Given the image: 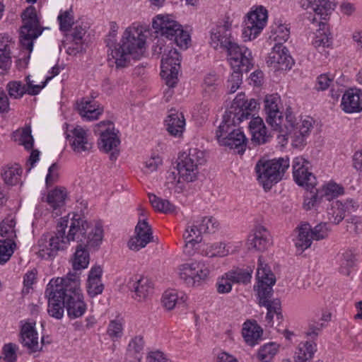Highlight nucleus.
Instances as JSON below:
<instances>
[{
  "mask_svg": "<svg viewBox=\"0 0 362 362\" xmlns=\"http://www.w3.org/2000/svg\"><path fill=\"white\" fill-rule=\"evenodd\" d=\"M60 219L57 230L52 235H43L39 239L37 252L39 257L49 259L59 251L65 250L71 241L82 243L90 247H98L103 238V230L100 224H95L88 232L89 223L79 215L73 214Z\"/></svg>",
  "mask_w": 362,
  "mask_h": 362,
  "instance_id": "nucleus-1",
  "label": "nucleus"
},
{
  "mask_svg": "<svg viewBox=\"0 0 362 362\" xmlns=\"http://www.w3.org/2000/svg\"><path fill=\"white\" fill-rule=\"evenodd\" d=\"M45 293L48 299L47 312L56 319L62 318L64 308L71 319L81 317L87 309L80 287L79 276L76 273H69L65 278L51 280Z\"/></svg>",
  "mask_w": 362,
  "mask_h": 362,
  "instance_id": "nucleus-2",
  "label": "nucleus"
},
{
  "mask_svg": "<svg viewBox=\"0 0 362 362\" xmlns=\"http://www.w3.org/2000/svg\"><path fill=\"white\" fill-rule=\"evenodd\" d=\"M115 34H110L106 39L109 47L108 62L117 69L129 65L130 58L137 59L145 52L146 35L141 28L129 27L124 31L121 42L116 43Z\"/></svg>",
  "mask_w": 362,
  "mask_h": 362,
  "instance_id": "nucleus-3",
  "label": "nucleus"
},
{
  "mask_svg": "<svg viewBox=\"0 0 362 362\" xmlns=\"http://www.w3.org/2000/svg\"><path fill=\"white\" fill-rule=\"evenodd\" d=\"M288 167L289 160L287 158L269 160L262 158L255 165L257 180L265 191H269L282 180Z\"/></svg>",
  "mask_w": 362,
  "mask_h": 362,
  "instance_id": "nucleus-4",
  "label": "nucleus"
},
{
  "mask_svg": "<svg viewBox=\"0 0 362 362\" xmlns=\"http://www.w3.org/2000/svg\"><path fill=\"white\" fill-rule=\"evenodd\" d=\"M205 158L204 152L196 148H189L188 152L180 153L177 159L176 168L178 173V179L176 180V175L174 172L169 174L168 179L171 182H193L197 179L198 167L204 164Z\"/></svg>",
  "mask_w": 362,
  "mask_h": 362,
  "instance_id": "nucleus-5",
  "label": "nucleus"
},
{
  "mask_svg": "<svg viewBox=\"0 0 362 362\" xmlns=\"http://www.w3.org/2000/svg\"><path fill=\"white\" fill-rule=\"evenodd\" d=\"M152 27L156 33L174 40L180 47L187 48L190 42L187 32L184 31L181 25L169 15L156 16L153 20Z\"/></svg>",
  "mask_w": 362,
  "mask_h": 362,
  "instance_id": "nucleus-6",
  "label": "nucleus"
},
{
  "mask_svg": "<svg viewBox=\"0 0 362 362\" xmlns=\"http://www.w3.org/2000/svg\"><path fill=\"white\" fill-rule=\"evenodd\" d=\"M95 134L100 135L98 148L105 153H110L112 161L117 160L119 154L120 139L118 136L119 131L115 129L113 123L110 121H102L94 127Z\"/></svg>",
  "mask_w": 362,
  "mask_h": 362,
  "instance_id": "nucleus-7",
  "label": "nucleus"
},
{
  "mask_svg": "<svg viewBox=\"0 0 362 362\" xmlns=\"http://www.w3.org/2000/svg\"><path fill=\"white\" fill-rule=\"evenodd\" d=\"M23 25L21 27L20 42L23 49L28 56L33 49V40L40 36L42 32L40 26L36 10L34 6L28 7L21 15Z\"/></svg>",
  "mask_w": 362,
  "mask_h": 362,
  "instance_id": "nucleus-8",
  "label": "nucleus"
},
{
  "mask_svg": "<svg viewBox=\"0 0 362 362\" xmlns=\"http://www.w3.org/2000/svg\"><path fill=\"white\" fill-rule=\"evenodd\" d=\"M180 56L177 49L170 48L168 53L164 52L161 59L160 76L165 80L168 86L164 92L165 101H168L173 96L174 91L172 90L177 83L178 71L180 64Z\"/></svg>",
  "mask_w": 362,
  "mask_h": 362,
  "instance_id": "nucleus-9",
  "label": "nucleus"
},
{
  "mask_svg": "<svg viewBox=\"0 0 362 362\" xmlns=\"http://www.w3.org/2000/svg\"><path fill=\"white\" fill-rule=\"evenodd\" d=\"M285 127L287 134L291 138L292 146L295 148H303L307 144V139L313 128V119L307 117L298 122L292 113L286 116Z\"/></svg>",
  "mask_w": 362,
  "mask_h": 362,
  "instance_id": "nucleus-10",
  "label": "nucleus"
},
{
  "mask_svg": "<svg viewBox=\"0 0 362 362\" xmlns=\"http://www.w3.org/2000/svg\"><path fill=\"white\" fill-rule=\"evenodd\" d=\"M209 272V267L202 262H185L178 267L180 279L189 286H194L207 279Z\"/></svg>",
  "mask_w": 362,
  "mask_h": 362,
  "instance_id": "nucleus-11",
  "label": "nucleus"
},
{
  "mask_svg": "<svg viewBox=\"0 0 362 362\" xmlns=\"http://www.w3.org/2000/svg\"><path fill=\"white\" fill-rule=\"evenodd\" d=\"M257 279L258 280L257 295L259 303L261 305L263 302L270 300L269 298L273 291L272 286L275 284L276 279L267 264H264L260 257L257 269Z\"/></svg>",
  "mask_w": 362,
  "mask_h": 362,
  "instance_id": "nucleus-12",
  "label": "nucleus"
},
{
  "mask_svg": "<svg viewBox=\"0 0 362 362\" xmlns=\"http://www.w3.org/2000/svg\"><path fill=\"white\" fill-rule=\"evenodd\" d=\"M267 20V11L262 6L248 13L243 30V37L248 40L255 39L265 26Z\"/></svg>",
  "mask_w": 362,
  "mask_h": 362,
  "instance_id": "nucleus-13",
  "label": "nucleus"
},
{
  "mask_svg": "<svg viewBox=\"0 0 362 362\" xmlns=\"http://www.w3.org/2000/svg\"><path fill=\"white\" fill-rule=\"evenodd\" d=\"M228 61L233 69H241L245 73L253 66V58L251 51L245 46H239L233 42L228 48Z\"/></svg>",
  "mask_w": 362,
  "mask_h": 362,
  "instance_id": "nucleus-14",
  "label": "nucleus"
},
{
  "mask_svg": "<svg viewBox=\"0 0 362 362\" xmlns=\"http://www.w3.org/2000/svg\"><path fill=\"white\" fill-rule=\"evenodd\" d=\"M281 98L278 94L268 95L264 99L266 121L273 130L281 132L283 115L280 111Z\"/></svg>",
  "mask_w": 362,
  "mask_h": 362,
  "instance_id": "nucleus-15",
  "label": "nucleus"
},
{
  "mask_svg": "<svg viewBox=\"0 0 362 362\" xmlns=\"http://www.w3.org/2000/svg\"><path fill=\"white\" fill-rule=\"evenodd\" d=\"M153 241L152 229L146 219H139L135 227V235L132 237L128 246L130 250L139 251L146 246L148 243Z\"/></svg>",
  "mask_w": 362,
  "mask_h": 362,
  "instance_id": "nucleus-16",
  "label": "nucleus"
},
{
  "mask_svg": "<svg viewBox=\"0 0 362 362\" xmlns=\"http://www.w3.org/2000/svg\"><path fill=\"white\" fill-rule=\"evenodd\" d=\"M66 139L72 150L76 154L90 152L93 148V144L88 138V131L80 126L71 130L66 134Z\"/></svg>",
  "mask_w": 362,
  "mask_h": 362,
  "instance_id": "nucleus-17",
  "label": "nucleus"
},
{
  "mask_svg": "<svg viewBox=\"0 0 362 362\" xmlns=\"http://www.w3.org/2000/svg\"><path fill=\"white\" fill-rule=\"evenodd\" d=\"M231 24L228 21L221 23L211 30L210 44L214 49H226L233 42L231 35Z\"/></svg>",
  "mask_w": 362,
  "mask_h": 362,
  "instance_id": "nucleus-18",
  "label": "nucleus"
},
{
  "mask_svg": "<svg viewBox=\"0 0 362 362\" xmlns=\"http://www.w3.org/2000/svg\"><path fill=\"white\" fill-rule=\"evenodd\" d=\"M267 64L275 70H286L292 67L293 60L288 54L286 47L283 45H274L269 54Z\"/></svg>",
  "mask_w": 362,
  "mask_h": 362,
  "instance_id": "nucleus-19",
  "label": "nucleus"
},
{
  "mask_svg": "<svg viewBox=\"0 0 362 362\" xmlns=\"http://www.w3.org/2000/svg\"><path fill=\"white\" fill-rule=\"evenodd\" d=\"M358 207L353 199H347L344 203L333 200L327 208V218L334 224H339L345 217L346 213H351Z\"/></svg>",
  "mask_w": 362,
  "mask_h": 362,
  "instance_id": "nucleus-20",
  "label": "nucleus"
},
{
  "mask_svg": "<svg viewBox=\"0 0 362 362\" xmlns=\"http://www.w3.org/2000/svg\"><path fill=\"white\" fill-rule=\"evenodd\" d=\"M15 40L8 34H0V74H6L12 64V50Z\"/></svg>",
  "mask_w": 362,
  "mask_h": 362,
  "instance_id": "nucleus-21",
  "label": "nucleus"
},
{
  "mask_svg": "<svg viewBox=\"0 0 362 362\" xmlns=\"http://www.w3.org/2000/svg\"><path fill=\"white\" fill-rule=\"evenodd\" d=\"M299 4L302 8L308 11L309 13H315L320 19H326L335 7L332 0H300Z\"/></svg>",
  "mask_w": 362,
  "mask_h": 362,
  "instance_id": "nucleus-22",
  "label": "nucleus"
},
{
  "mask_svg": "<svg viewBox=\"0 0 362 362\" xmlns=\"http://www.w3.org/2000/svg\"><path fill=\"white\" fill-rule=\"evenodd\" d=\"M129 288L134 292L137 301H144L153 292V284L147 277L136 276L128 282Z\"/></svg>",
  "mask_w": 362,
  "mask_h": 362,
  "instance_id": "nucleus-23",
  "label": "nucleus"
},
{
  "mask_svg": "<svg viewBox=\"0 0 362 362\" xmlns=\"http://www.w3.org/2000/svg\"><path fill=\"white\" fill-rule=\"evenodd\" d=\"M269 236V233L265 227L262 226H256L247 238V245L248 249L257 251L267 250L270 245Z\"/></svg>",
  "mask_w": 362,
  "mask_h": 362,
  "instance_id": "nucleus-24",
  "label": "nucleus"
},
{
  "mask_svg": "<svg viewBox=\"0 0 362 362\" xmlns=\"http://www.w3.org/2000/svg\"><path fill=\"white\" fill-rule=\"evenodd\" d=\"M77 110L83 119L93 121L98 119L103 112V107L94 100L83 98L77 103Z\"/></svg>",
  "mask_w": 362,
  "mask_h": 362,
  "instance_id": "nucleus-25",
  "label": "nucleus"
},
{
  "mask_svg": "<svg viewBox=\"0 0 362 362\" xmlns=\"http://www.w3.org/2000/svg\"><path fill=\"white\" fill-rule=\"evenodd\" d=\"M252 141L257 145L264 144L269 141L272 135L268 132L263 119L259 117H253L249 123Z\"/></svg>",
  "mask_w": 362,
  "mask_h": 362,
  "instance_id": "nucleus-26",
  "label": "nucleus"
},
{
  "mask_svg": "<svg viewBox=\"0 0 362 362\" xmlns=\"http://www.w3.org/2000/svg\"><path fill=\"white\" fill-rule=\"evenodd\" d=\"M35 322H26L21 328V342L31 352H35L42 349L38 342L37 333L35 328Z\"/></svg>",
  "mask_w": 362,
  "mask_h": 362,
  "instance_id": "nucleus-27",
  "label": "nucleus"
},
{
  "mask_svg": "<svg viewBox=\"0 0 362 362\" xmlns=\"http://www.w3.org/2000/svg\"><path fill=\"white\" fill-rule=\"evenodd\" d=\"M219 144L227 146L230 149H235L238 153H242L245 150L247 139L241 129L230 133V135L219 139Z\"/></svg>",
  "mask_w": 362,
  "mask_h": 362,
  "instance_id": "nucleus-28",
  "label": "nucleus"
},
{
  "mask_svg": "<svg viewBox=\"0 0 362 362\" xmlns=\"http://www.w3.org/2000/svg\"><path fill=\"white\" fill-rule=\"evenodd\" d=\"M243 113H240V115L238 112L236 113L235 110H234V107H230L225 112L223 120L216 132V137L218 142L219 139L224 138L230 125H238L242 122L240 117H243Z\"/></svg>",
  "mask_w": 362,
  "mask_h": 362,
  "instance_id": "nucleus-29",
  "label": "nucleus"
},
{
  "mask_svg": "<svg viewBox=\"0 0 362 362\" xmlns=\"http://www.w3.org/2000/svg\"><path fill=\"white\" fill-rule=\"evenodd\" d=\"M257 105L256 100L251 99L249 101L245 99L244 93H239L237 95L230 107H234L236 113H243V117H240L242 121L247 119L251 116V111L255 110Z\"/></svg>",
  "mask_w": 362,
  "mask_h": 362,
  "instance_id": "nucleus-30",
  "label": "nucleus"
},
{
  "mask_svg": "<svg viewBox=\"0 0 362 362\" xmlns=\"http://www.w3.org/2000/svg\"><path fill=\"white\" fill-rule=\"evenodd\" d=\"M165 123L170 135L178 137L182 136L185 126V119L182 113L171 110L165 119Z\"/></svg>",
  "mask_w": 362,
  "mask_h": 362,
  "instance_id": "nucleus-31",
  "label": "nucleus"
},
{
  "mask_svg": "<svg viewBox=\"0 0 362 362\" xmlns=\"http://www.w3.org/2000/svg\"><path fill=\"white\" fill-rule=\"evenodd\" d=\"M102 272L100 266L93 267L89 272L87 291L90 297L100 294L103 291V284L101 283Z\"/></svg>",
  "mask_w": 362,
  "mask_h": 362,
  "instance_id": "nucleus-32",
  "label": "nucleus"
},
{
  "mask_svg": "<svg viewBox=\"0 0 362 362\" xmlns=\"http://www.w3.org/2000/svg\"><path fill=\"white\" fill-rule=\"evenodd\" d=\"M310 230L311 226L308 223H303L297 228L298 235L294 239V243L298 251L302 252L310 247L313 240L310 235Z\"/></svg>",
  "mask_w": 362,
  "mask_h": 362,
  "instance_id": "nucleus-33",
  "label": "nucleus"
},
{
  "mask_svg": "<svg viewBox=\"0 0 362 362\" xmlns=\"http://www.w3.org/2000/svg\"><path fill=\"white\" fill-rule=\"evenodd\" d=\"M186 296L174 289L165 291L161 298L162 305L167 310H171L177 306L182 305L186 300Z\"/></svg>",
  "mask_w": 362,
  "mask_h": 362,
  "instance_id": "nucleus-34",
  "label": "nucleus"
},
{
  "mask_svg": "<svg viewBox=\"0 0 362 362\" xmlns=\"http://www.w3.org/2000/svg\"><path fill=\"white\" fill-rule=\"evenodd\" d=\"M242 334L245 342L253 346L260 339L262 329L255 321H247L243 324Z\"/></svg>",
  "mask_w": 362,
  "mask_h": 362,
  "instance_id": "nucleus-35",
  "label": "nucleus"
},
{
  "mask_svg": "<svg viewBox=\"0 0 362 362\" xmlns=\"http://www.w3.org/2000/svg\"><path fill=\"white\" fill-rule=\"evenodd\" d=\"M341 105L346 112H358L362 110V100L358 93L348 90L343 95Z\"/></svg>",
  "mask_w": 362,
  "mask_h": 362,
  "instance_id": "nucleus-36",
  "label": "nucleus"
},
{
  "mask_svg": "<svg viewBox=\"0 0 362 362\" xmlns=\"http://www.w3.org/2000/svg\"><path fill=\"white\" fill-rule=\"evenodd\" d=\"M86 247L90 248L95 247L88 246V245L86 244H82V243H79V245L77 246V248L74 255V258L72 259V267L75 271L85 269L88 267L89 264V252L85 248Z\"/></svg>",
  "mask_w": 362,
  "mask_h": 362,
  "instance_id": "nucleus-37",
  "label": "nucleus"
},
{
  "mask_svg": "<svg viewBox=\"0 0 362 362\" xmlns=\"http://www.w3.org/2000/svg\"><path fill=\"white\" fill-rule=\"evenodd\" d=\"M15 141L23 145L25 149L30 150L33 147V138L31 135V128L30 126H25L20 128L12 134Z\"/></svg>",
  "mask_w": 362,
  "mask_h": 362,
  "instance_id": "nucleus-38",
  "label": "nucleus"
},
{
  "mask_svg": "<svg viewBox=\"0 0 362 362\" xmlns=\"http://www.w3.org/2000/svg\"><path fill=\"white\" fill-rule=\"evenodd\" d=\"M316 350V344L313 342L305 341L300 343L295 353V361L305 362L310 360Z\"/></svg>",
  "mask_w": 362,
  "mask_h": 362,
  "instance_id": "nucleus-39",
  "label": "nucleus"
},
{
  "mask_svg": "<svg viewBox=\"0 0 362 362\" xmlns=\"http://www.w3.org/2000/svg\"><path fill=\"white\" fill-rule=\"evenodd\" d=\"M228 279L232 284H247L250 282L252 278V270L242 268H235L226 273Z\"/></svg>",
  "mask_w": 362,
  "mask_h": 362,
  "instance_id": "nucleus-40",
  "label": "nucleus"
},
{
  "mask_svg": "<svg viewBox=\"0 0 362 362\" xmlns=\"http://www.w3.org/2000/svg\"><path fill=\"white\" fill-rule=\"evenodd\" d=\"M262 306H264L267 309L266 320L269 324L273 325L274 315H276L278 323L282 320L281 301L279 299H274L272 300L264 301Z\"/></svg>",
  "mask_w": 362,
  "mask_h": 362,
  "instance_id": "nucleus-41",
  "label": "nucleus"
},
{
  "mask_svg": "<svg viewBox=\"0 0 362 362\" xmlns=\"http://www.w3.org/2000/svg\"><path fill=\"white\" fill-rule=\"evenodd\" d=\"M21 174L22 168L18 164H15L4 168L1 176L6 185L13 186L20 182Z\"/></svg>",
  "mask_w": 362,
  "mask_h": 362,
  "instance_id": "nucleus-42",
  "label": "nucleus"
},
{
  "mask_svg": "<svg viewBox=\"0 0 362 362\" xmlns=\"http://www.w3.org/2000/svg\"><path fill=\"white\" fill-rule=\"evenodd\" d=\"M339 262V272L344 276H349L351 273V269L354 267L356 262L354 251L347 250L343 252Z\"/></svg>",
  "mask_w": 362,
  "mask_h": 362,
  "instance_id": "nucleus-43",
  "label": "nucleus"
},
{
  "mask_svg": "<svg viewBox=\"0 0 362 362\" xmlns=\"http://www.w3.org/2000/svg\"><path fill=\"white\" fill-rule=\"evenodd\" d=\"M66 195L64 189L55 188L48 193L47 202L52 208L57 209L64 206Z\"/></svg>",
  "mask_w": 362,
  "mask_h": 362,
  "instance_id": "nucleus-44",
  "label": "nucleus"
},
{
  "mask_svg": "<svg viewBox=\"0 0 362 362\" xmlns=\"http://www.w3.org/2000/svg\"><path fill=\"white\" fill-rule=\"evenodd\" d=\"M201 250L203 255L210 257H224L228 254V250L226 249V245L222 243L205 244Z\"/></svg>",
  "mask_w": 362,
  "mask_h": 362,
  "instance_id": "nucleus-45",
  "label": "nucleus"
},
{
  "mask_svg": "<svg viewBox=\"0 0 362 362\" xmlns=\"http://www.w3.org/2000/svg\"><path fill=\"white\" fill-rule=\"evenodd\" d=\"M15 226V218L11 216L6 217L0 223V235L6 238L4 240L14 241L13 239L16 236Z\"/></svg>",
  "mask_w": 362,
  "mask_h": 362,
  "instance_id": "nucleus-46",
  "label": "nucleus"
},
{
  "mask_svg": "<svg viewBox=\"0 0 362 362\" xmlns=\"http://www.w3.org/2000/svg\"><path fill=\"white\" fill-rule=\"evenodd\" d=\"M148 198L156 211L168 214L173 212L175 209V206L167 199H161L153 194H148Z\"/></svg>",
  "mask_w": 362,
  "mask_h": 362,
  "instance_id": "nucleus-47",
  "label": "nucleus"
},
{
  "mask_svg": "<svg viewBox=\"0 0 362 362\" xmlns=\"http://www.w3.org/2000/svg\"><path fill=\"white\" fill-rule=\"evenodd\" d=\"M279 345L270 342L262 346L258 351L257 358L262 362H270L277 354Z\"/></svg>",
  "mask_w": 362,
  "mask_h": 362,
  "instance_id": "nucleus-48",
  "label": "nucleus"
},
{
  "mask_svg": "<svg viewBox=\"0 0 362 362\" xmlns=\"http://www.w3.org/2000/svg\"><path fill=\"white\" fill-rule=\"evenodd\" d=\"M296 182L300 186H304L307 189H313L316 185V178L314 175L308 171V167L305 172L300 170L299 176L293 177Z\"/></svg>",
  "mask_w": 362,
  "mask_h": 362,
  "instance_id": "nucleus-49",
  "label": "nucleus"
},
{
  "mask_svg": "<svg viewBox=\"0 0 362 362\" xmlns=\"http://www.w3.org/2000/svg\"><path fill=\"white\" fill-rule=\"evenodd\" d=\"M6 90L11 98L19 99L27 93L26 86L18 81H10L6 85Z\"/></svg>",
  "mask_w": 362,
  "mask_h": 362,
  "instance_id": "nucleus-50",
  "label": "nucleus"
},
{
  "mask_svg": "<svg viewBox=\"0 0 362 362\" xmlns=\"http://www.w3.org/2000/svg\"><path fill=\"white\" fill-rule=\"evenodd\" d=\"M203 233H214L219 228V221L214 216H205L198 222Z\"/></svg>",
  "mask_w": 362,
  "mask_h": 362,
  "instance_id": "nucleus-51",
  "label": "nucleus"
},
{
  "mask_svg": "<svg viewBox=\"0 0 362 362\" xmlns=\"http://www.w3.org/2000/svg\"><path fill=\"white\" fill-rule=\"evenodd\" d=\"M202 233L203 231L199 226L197 221V224L187 225L183 234V238L189 239L190 241H194V243H201L202 240Z\"/></svg>",
  "mask_w": 362,
  "mask_h": 362,
  "instance_id": "nucleus-52",
  "label": "nucleus"
},
{
  "mask_svg": "<svg viewBox=\"0 0 362 362\" xmlns=\"http://www.w3.org/2000/svg\"><path fill=\"white\" fill-rule=\"evenodd\" d=\"M16 246L14 241L0 240V264L7 262L12 256Z\"/></svg>",
  "mask_w": 362,
  "mask_h": 362,
  "instance_id": "nucleus-53",
  "label": "nucleus"
},
{
  "mask_svg": "<svg viewBox=\"0 0 362 362\" xmlns=\"http://www.w3.org/2000/svg\"><path fill=\"white\" fill-rule=\"evenodd\" d=\"M320 26H322V28L317 31L315 39L313 41V45L318 47H328L331 44V39L328 35L324 31L326 25L323 23L320 24Z\"/></svg>",
  "mask_w": 362,
  "mask_h": 362,
  "instance_id": "nucleus-54",
  "label": "nucleus"
},
{
  "mask_svg": "<svg viewBox=\"0 0 362 362\" xmlns=\"http://www.w3.org/2000/svg\"><path fill=\"white\" fill-rule=\"evenodd\" d=\"M290 30L285 25H279L273 30V40L275 45H283L289 37Z\"/></svg>",
  "mask_w": 362,
  "mask_h": 362,
  "instance_id": "nucleus-55",
  "label": "nucleus"
},
{
  "mask_svg": "<svg viewBox=\"0 0 362 362\" xmlns=\"http://www.w3.org/2000/svg\"><path fill=\"white\" fill-rule=\"evenodd\" d=\"M60 30L68 31L74 24V14L71 8L68 11H62L58 16Z\"/></svg>",
  "mask_w": 362,
  "mask_h": 362,
  "instance_id": "nucleus-56",
  "label": "nucleus"
},
{
  "mask_svg": "<svg viewBox=\"0 0 362 362\" xmlns=\"http://www.w3.org/2000/svg\"><path fill=\"white\" fill-rule=\"evenodd\" d=\"M86 33V27L82 25H76L70 33L66 35L67 40H71L75 45H81L83 43V37Z\"/></svg>",
  "mask_w": 362,
  "mask_h": 362,
  "instance_id": "nucleus-57",
  "label": "nucleus"
},
{
  "mask_svg": "<svg viewBox=\"0 0 362 362\" xmlns=\"http://www.w3.org/2000/svg\"><path fill=\"white\" fill-rule=\"evenodd\" d=\"M217 76L215 74H208L204 80L203 87L205 96H211L218 89Z\"/></svg>",
  "mask_w": 362,
  "mask_h": 362,
  "instance_id": "nucleus-58",
  "label": "nucleus"
},
{
  "mask_svg": "<svg viewBox=\"0 0 362 362\" xmlns=\"http://www.w3.org/2000/svg\"><path fill=\"white\" fill-rule=\"evenodd\" d=\"M107 334L112 339L121 338L123 334V325L120 320H113L110 322Z\"/></svg>",
  "mask_w": 362,
  "mask_h": 362,
  "instance_id": "nucleus-59",
  "label": "nucleus"
},
{
  "mask_svg": "<svg viewBox=\"0 0 362 362\" xmlns=\"http://www.w3.org/2000/svg\"><path fill=\"white\" fill-rule=\"evenodd\" d=\"M52 77H47L45 81L42 82V84H35V81L31 79L30 76H27L25 78L26 81V90L27 94L30 95H35L38 94L40 90L46 86L47 82L50 80Z\"/></svg>",
  "mask_w": 362,
  "mask_h": 362,
  "instance_id": "nucleus-60",
  "label": "nucleus"
},
{
  "mask_svg": "<svg viewBox=\"0 0 362 362\" xmlns=\"http://www.w3.org/2000/svg\"><path fill=\"white\" fill-rule=\"evenodd\" d=\"M243 72H245V71H242L240 69H233V72L228 80V86L230 88V93H235L239 88L242 82Z\"/></svg>",
  "mask_w": 362,
  "mask_h": 362,
  "instance_id": "nucleus-61",
  "label": "nucleus"
},
{
  "mask_svg": "<svg viewBox=\"0 0 362 362\" xmlns=\"http://www.w3.org/2000/svg\"><path fill=\"white\" fill-rule=\"evenodd\" d=\"M325 197L327 200H330L334 197H338L344 194V188L336 184V183H329L325 187Z\"/></svg>",
  "mask_w": 362,
  "mask_h": 362,
  "instance_id": "nucleus-62",
  "label": "nucleus"
},
{
  "mask_svg": "<svg viewBox=\"0 0 362 362\" xmlns=\"http://www.w3.org/2000/svg\"><path fill=\"white\" fill-rule=\"evenodd\" d=\"M329 231V230L326 223H320L314 228H311L310 235L313 240H320L328 236Z\"/></svg>",
  "mask_w": 362,
  "mask_h": 362,
  "instance_id": "nucleus-63",
  "label": "nucleus"
},
{
  "mask_svg": "<svg viewBox=\"0 0 362 362\" xmlns=\"http://www.w3.org/2000/svg\"><path fill=\"white\" fill-rule=\"evenodd\" d=\"M18 346L12 343L7 344L4 346V360L6 362H15L16 361V351Z\"/></svg>",
  "mask_w": 362,
  "mask_h": 362,
  "instance_id": "nucleus-64",
  "label": "nucleus"
}]
</instances>
